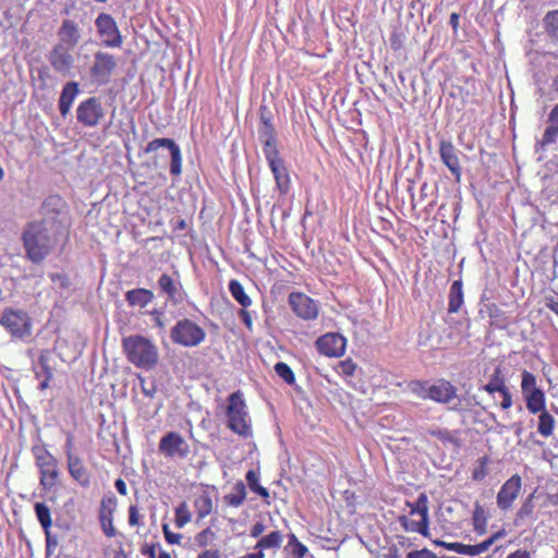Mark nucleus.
<instances>
[{
	"instance_id": "37",
	"label": "nucleus",
	"mask_w": 558,
	"mask_h": 558,
	"mask_svg": "<svg viewBox=\"0 0 558 558\" xmlns=\"http://www.w3.org/2000/svg\"><path fill=\"white\" fill-rule=\"evenodd\" d=\"M287 549L294 558H303L307 553L306 546L299 542L294 534L289 535Z\"/></svg>"
},
{
	"instance_id": "42",
	"label": "nucleus",
	"mask_w": 558,
	"mask_h": 558,
	"mask_svg": "<svg viewBox=\"0 0 558 558\" xmlns=\"http://www.w3.org/2000/svg\"><path fill=\"white\" fill-rule=\"evenodd\" d=\"M521 388L523 395L530 393L534 390H539L536 385V377L532 373L524 371L522 373Z\"/></svg>"
},
{
	"instance_id": "19",
	"label": "nucleus",
	"mask_w": 558,
	"mask_h": 558,
	"mask_svg": "<svg viewBox=\"0 0 558 558\" xmlns=\"http://www.w3.org/2000/svg\"><path fill=\"white\" fill-rule=\"evenodd\" d=\"M258 140L263 145V153L265 158L280 154L274 125H259Z\"/></svg>"
},
{
	"instance_id": "4",
	"label": "nucleus",
	"mask_w": 558,
	"mask_h": 558,
	"mask_svg": "<svg viewBox=\"0 0 558 558\" xmlns=\"http://www.w3.org/2000/svg\"><path fill=\"white\" fill-rule=\"evenodd\" d=\"M228 427L242 437L252 436L251 417L246 410L243 395L240 391L228 397L227 405Z\"/></svg>"
},
{
	"instance_id": "64",
	"label": "nucleus",
	"mask_w": 558,
	"mask_h": 558,
	"mask_svg": "<svg viewBox=\"0 0 558 558\" xmlns=\"http://www.w3.org/2000/svg\"><path fill=\"white\" fill-rule=\"evenodd\" d=\"M197 558H220L218 550H205Z\"/></svg>"
},
{
	"instance_id": "57",
	"label": "nucleus",
	"mask_w": 558,
	"mask_h": 558,
	"mask_svg": "<svg viewBox=\"0 0 558 558\" xmlns=\"http://www.w3.org/2000/svg\"><path fill=\"white\" fill-rule=\"evenodd\" d=\"M500 395L502 397L500 405L504 410H508L512 405V397L507 388Z\"/></svg>"
},
{
	"instance_id": "11",
	"label": "nucleus",
	"mask_w": 558,
	"mask_h": 558,
	"mask_svg": "<svg viewBox=\"0 0 558 558\" xmlns=\"http://www.w3.org/2000/svg\"><path fill=\"white\" fill-rule=\"evenodd\" d=\"M104 117L101 102L95 97L82 101L76 109L77 121L87 128L96 126Z\"/></svg>"
},
{
	"instance_id": "16",
	"label": "nucleus",
	"mask_w": 558,
	"mask_h": 558,
	"mask_svg": "<svg viewBox=\"0 0 558 558\" xmlns=\"http://www.w3.org/2000/svg\"><path fill=\"white\" fill-rule=\"evenodd\" d=\"M268 166L276 181V189L281 195L288 194L291 185L290 175L280 154L266 157Z\"/></svg>"
},
{
	"instance_id": "27",
	"label": "nucleus",
	"mask_w": 558,
	"mask_h": 558,
	"mask_svg": "<svg viewBox=\"0 0 558 558\" xmlns=\"http://www.w3.org/2000/svg\"><path fill=\"white\" fill-rule=\"evenodd\" d=\"M283 542V535L279 531H274L268 535L259 538L255 545L256 549L264 551V549H277L280 548Z\"/></svg>"
},
{
	"instance_id": "9",
	"label": "nucleus",
	"mask_w": 558,
	"mask_h": 558,
	"mask_svg": "<svg viewBox=\"0 0 558 558\" xmlns=\"http://www.w3.org/2000/svg\"><path fill=\"white\" fill-rule=\"evenodd\" d=\"M159 452L166 458L184 460L190 456L191 449L183 436L177 432H169L160 438Z\"/></svg>"
},
{
	"instance_id": "17",
	"label": "nucleus",
	"mask_w": 558,
	"mask_h": 558,
	"mask_svg": "<svg viewBox=\"0 0 558 558\" xmlns=\"http://www.w3.org/2000/svg\"><path fill=\"white\" fill-rule=\"evenodd\" d=\"M459 150L454 147V145L450 141H440L439 144V155L441 161L446 165V167L451 172L452 177L457 182L461 181L462 170L459 160Z\"/></svg>"
},
{
	"instance_id": "45",
	"label": "nucleus",
	"mask_w": 558,
	"mask_h": 558,
	"mask_svg": "<svg viewBox=\"0 0 558 558\" xmlns=\"http://www.w3.org/2000/svg\"><path fill=\"white\" fill-rule=\"evenodd\" d=\"M498 374H499V371L497 369L494 378L487 385L484 386V390L487 391L488 393H494V392L501 393L507 388L505 386V384L502 383V380H500L498 378Z\"/></svg>"
},
{
	"instance_id": "12",
	"label": "nucleus",
	"mask_w": 558,
	"mask_h": 558,
	"mask_svg": "<svg viewBox=\"0 0 558 558\" xmlns=\"http://www.w3.org/2000/svg\"><path fill=\"white\" fill-rule=\"evenodd\" d=\"M506 536L505 530H499L498 532L494 533L490 537L485 539L484 542L476 544V545H466L462 543H445V542H438V545H441L446 547L447 549L458 553L460 555L471 556L475 557L478 556L486 550L498 539Z\"/></svg>"
},
{
	"instance_id": "10",
	"label": "nucleus",
	"mask_w": 558,
	"mask_h": 558,
	"mask_svg": "<svg viewBox=\"0 0 558 558\" xmlns=\"http://www.w3.org/2000/svg\"><path fill=\"white\" fill-rule=\"evenodd\" d=\"M116 68L117 59L114 56L98 50L94 53V61L89 69V74L97 84L105 85L110 81Z\"/></svg>"
},
{
	"instance_id": "3",
	"label": "nucleus",
	"mask_w": 558,
	"mask_h": 558,
	"mask_svg": "<svg viewBox=\"0 0 558 558\" xmlns=\"http://www.w3.org/2000/svg\"><path fill=\"white\" fill-rule=\"evenodd\" d=\"M123 349L131 363L137 367L151 368L158 361V350L148 339L131 336L123 340Z\"/></svg>"
},
{
	"instance_id": "44",
	"label": "nucleus",
	"mask_w": 558,
	"mask_h": 558,
	"mask_svg": "<svg viewBox=\"0 0 558 558\" xmlns=\"http://www.w3.org/2000/svg\"><path fill=\"white\" fill-rule=\"evenodd\" d=\"M214 538H215V532L211 531L209 527H207V529L201 531L195 536V543L199 547H206L213 543Z\"/></svg>"
},
{
	"instance_id": "53",
	"label": "nucleus",
	"mask_w": 558,
	"mask_h": 558,
	"mask_svg": "<svg viewBox=\"0 0 558 558\" xmlns=\"http://www.w3.org/2000/svg\"><path fill=\"white\" fill-rule=\"evenodd\" d=\"M430 435L442 440V441H453L454 440L451 433L447 429L430 430Z\"/></svg>"
},
{
	"instance_id": "41",
	"label": "nucleus",
	"mask_w": 558,
	"mask_h": 558,
	"mask_svg": "<svg viewBox=\"0 0 558 558\" xmlns=\"http://www.w3.org/2000/svg\"><path fill=\"white\" fill-rule=\"evenodd\" d=\"M171 155V165H170V173L174 177H178L182 172V155L179 146L174 147L173 150L170 151Z\"/></svg>"
},
{
	"instance_id": "59",
	"label": "nucleus",
	"mask_w": 558,
	"mask_h": 558,
	"mask_svg": "<svg viewBox=\"0 0 558 558\" xmlns=\"http://www.w3.org/2000/svg\"><path fill=\"white\" fill-rule=\"evenodd\" d=\"M64 452H65L66 459H69V454L70 456H76L73 452V436L71 434H69L68 437H66V441H65V445H64Z\"/></svg>"
},
{
	"instance_id": "15",
	"label": "nucleus",
	"mask_w": 558,
	"mask_h": 558,
	"mask_svg": "<svg viewBox=\"0 0 558 558\" xmlns=\"http://www.w3.org/2000/svg\"><path fill=\"white\" fill-rule=\"evenodd\" d=\"M522 488V480L518 474L508 478L497 494V506L506 511L511 508Z\"/></svg>"
},
{
	"instance_id": "24",
	"label": "nucleus",
	"mask_w": 558,
	"mask_h": 558,
	"mask_svg": "<svg viewBox=\"0 0 558 558\" xmlns=\"http://www.w3.org/2000/svg\"><path fill=\"white\" fill-rule=\"evenodd\" d=\"M159 289L162 293L167 294L168 299L172 301L178 300L180 292V284L171 276L163 274L158 280Z\"/></svg>"
},
{
	"instance_id": "21",
	"label": "nucleus",
	"mask_w": 558,
	"mask_h": 558,
	"mask_svg": "<svg viewBox=\"0 0 558 558\" xmlns=\"http://www.w3.org/2000/svg\"><path fill=\"white\" fill-rule=\"evenodd\" d=\"M78 94L77 82L71 81L63 86L59 98V111L62 117H66L70 113L71 107Z\"/></svg>"
},
{
	"instance_id": "46",
	"label": "nucleus",
	"mask_w": 558,
	"mask_h": 558,
	"mask_svg": "<svg viewBox=\"0 0 558 558\" xmlns=\"http://www.w3.org/2000/svg\"><path fill=\"white\" fill-rule=\"evenodd\" d=\"M49 359H50V353L49 351H43L38 357V363H39V366L41 368V372H37V376H41V373L44 375H53L52 373V368L50 367L49 365Z\"/></svg>"
},
{
	"instance_id": "40",
	"label": "nucleus",
	"mask_w": 558,
	"mask_h": 558,
	"mask_svg": "<svg viewBox=\"0 0 558 558\" xmlns=\"http://www.w3.org/2000/svg\"><path fill=\"white\" fill-rule=\"evenodd\" d=\"M274 368H275L276 374L280 378H282L287 384H289V385L294 384V381H295L294 373L288 364H286L283 362H278Z\"/></svg>"
},
{
	"instance_id": "7",
	"label": "nucleus",
	"mask_w": 558,
	"mask_h": 558,
	"mask_svg": "<svg viewBox=\"0 0 558 558\" xmlns=\"http://www.w3.org/2000/svg\"><path fill=\"white\" fill-rule=\"evenodd\" d=\"M95 26L101 43L107 48H121L123 36L116 20L108 13H100L95 20Z\"/></svg>"
},
{
	"instance_id": "6",
	"label": "nucleus",
	"mask_w": 558,
	"mask_h": 558,
	"mask_svg": "<svg viewBox=\"0 0 558 558\" xmlns=\"http://www.w3.org/2000/svg\"><path fill=\"white\" fill-rule=\"evenodd\" d=\"M205 336L204 329L187 318L177 322L170 332L171 340L183 347H196L204 341Z\"/></svg>"
},
{
	"instance_id": "39",
	"label": "nucleus",
	"mask_w": 558,
	"mask_h": 558,
	"mask_svg": "<svg viewBox=\"0 0 558 558\" xmlns=\"http://www.w3.org/2000/svg\"><path fill=\"white\" fill-rule=\"evenodd\" d=\"M400 521L404 530L411 532H418L422 535H427L428 525H423V520L414 521L407 517H401Z\"/></svg>"
},
{
	"instance_id": "31",
	"label": "nucleus",
	"mask_w": 558,
	"mask_h": 558,
	"mask_svg": "<svg viewBox=\"0 0 558 558\" xmlns=\"http://www.w3.org/2000/svg\"><path fill=\"white\" fill-rule=\"evenodd\" d=\"M35 512L38 521L40 522L41 526L44 527L46 534H47V543H50V537L48 533V529L51 526V515H50V509L48 506L41 502H37L35 505Z\"/></svg>"
},
{
	"instance_id": "22",
	"label": "nucleus",
	"mask_w": 558,
	"mask_h": 558,
	"mask_svg": "<svg viewBox=\"0 0 558 558\" xmlns=\"http://www.w3.org/2000/svg\"><path fill=\"white\" fill-rule=\"evenodd\" d=\"M154 299V293L150 290L138 288L130 290L125 293V300L130 306L145 307Z\"/></svg>"
},
{
	"instance_id": "35",
	"label": "nucleus",
	"mask_w": 558,
	"mask_h": 558,
	"mask_svg": "<svg viewBox=\"0 0 558 558\" xmlns=\"http://www.w3.org/2000/svg\"><path fill=\"white\" fill-rule=\"evenodd\" d=\"M547 34L558 40V11H550L544 17Z\"/></svg>"
},
{
	"instance_id": "63",
	"label": "nucleus",
	"mask_w": 558,
	"mask_h": 558,
	"mask_svg": "<svg viewBox=\"0 0 558 558\" xmlns=\"http://www.w3.org/2000/svg\"><path fill=\"white\" fill-rule=\"evenodd\" d=\"M114 486L117 488V490L121 494V495H126L128 493V489H126V484L124 483V481L122 478H118L114 483Z\"/></svg>"
},
{
	"instance_id": "2",
	"label": "nucleus",
	"mask_w": 558,
	"mask_h": 558,
	"mask_svg": "<svg viewBox=\"0 0 558 558\" xmlns=\"http://www.w3.org/2000/svg\"><path fill=\"white\" fill-rule=\"evenodd\" d=\"M61 14L66 15V17L62 19L57 31L58 41L50 50L48 61L57 73L70 75L75 63V58L72 51L83 38V28L81 24L84 23V20L83 16L78 15L70 17L69 7L64 8L61 11Z\"/></svg>"
},
{
	"instance_id": "52",
	"label": "nucleus",
	"mask_w": 558,
	"mask_h": 558,
	"mask_svg": "<svg viewBox=\"0 0 558 558\" xmlns=\"http://www.w3.org/2000/svg\"><path fill=\"white\" fill-rule=\"evenodd\" d=\"M339 367L342 374L351 376L354 374L356 365L351 360H347L341 362Z\"/></svg>"
},
{
	"instance_id": "54",
	"label": "nucleus",
	"mask_w": 558,
	"mask_h": 558,
	"mask_svg": "<svg viewBox=\"0 0 558 558\" xmlns=\"http://www.w3.org/2000/svg\"><path fill=\"white\" fill-rule=\"evenodd\" d=\"M157 549H161L159 544H150L146 545L142 548V554L149 557V558H157Z\"/></svg>"
},
{
	"instance_id": "62",
	"label": "nucleus",
	"mask_w": 558,
	"mask_h": 558,
	"mask_svg": "<svg viewBox=\"0 0 558 558\" xmlns=\"http://www.w3.org/2000/svg\"><path fill=\"white\" fill-rule=\"evenodd\" d=\"M546 306L558 316V301L554 298L547 299Z\"/></svg>"
},
{
	"instance_id": "55",
	"label": "nucleus",
	"mask_w": 558,
	"mask_h": 558,
	"mask_svg": "<svg viewBox=\"0 0 558 558\" xmlns=\"http://www.w3.org/2000/svg\"><path fill=\"white\" fill-rule=\"evenodd\" d=\"M129 523L132 526L138 525L140 523V514L135 506H131L129 509Z\"/></svg>"
},
{
	"instance_id": "29",
	"label": "nucleus",
	"mask_w": 558,
	"mask_h": 558,
	"mask_svg": "<svg viewBox=\"0 0 558 558\" xmlns=\"http://www.w3.org/2000/svg\"><path fill=\"white\" fill-rule=\"evenodd\" d=\"M229 291L234 300L244 308L252 304L251 298L245 293L244 288L238 280H231L229 282Z\"/></svg>"
},
{
	"instance_id": "43",
	"label": "nucleus",
	"mask_w": 558,
	"mask_h": 558,
	"mask_svg": "<svg viewBox=\"0 0 558 558\" xmlns=\"http://www.w3.org/2000/svg\"><path fill=\"white\" fill-rule=\"evenodd\" d=\"M430 386L432 384H429L428 381L416 380L410 383L411 391L422 399H428V389L430 388Z\"/></svg>"
},
{
	"instance_id": "50",
	"label": "nucleus",
	"mask_w": 558,
	"mask_h": 558,
	"mask_svg": "<svg viewBox=\"0 0 558 558\" xmlns=\"http://www.w3.org/2000/svg\"><path fill=\"white\" fill-rule=\"evenodd\" d=\"M407 558H438L434 553L428 549L412 550L407 555Z\"/></svg>"
},
{
	"instance_id": "38",
	"label": "nucleus",
	"mask_w": 558,
	"mask_h": 558,
	"mask_svg": "<svg viewBox=\"0 0 558 558\" xmlns=\"http://www.w3.org/2000/svg\"><path fill=\"white\" fill-rule=\"evenodd\" d=\"M190 521H191V512L189 510V507H187L186 502H181L175 508V519H174L175 525L179 529H181L185 524H187Z\"/></svg>"
},
{
	"instance_id": "23",
	"label": "nucleus",
	"mask_w": 558,
	"mask_h": 558,
	"mask_svg": "<svg viewBox=\"0 0 558 558\" xmlns=\"http://www.w3.org/2000/svg\"><path fill=\"white\" fill-rule=\"evenodd\" d=\"M463 304V290L462 281L456 280L452 282L449 291V313H457Z\"/></svg>"
},
{
	"instance_id": "32",
	"label": "nucleus",
	"mask_w": 558,
	"mask_h": 558,
	"mask_svg": "<svg viewBox=\"0 0 558 558\" xmlns=\"http://www.w3.org/2000/svg\"><path fill=\"white\" fill-rule=\"evenodd\" d=\"M409 507L411 508V514H418L423 520V525H428V507L425 495H420L416 502L414 505L409 504Z\"/></svg>"
},
{
	"instance_id": "14",
	"label": "nucleus",
	"mask_w": 558,
	"mask_h": 558,
	"mask_svg": "<svg viewBox=\"0 0 558 558\" xmlns=\"http://www.w3.org/2000/svg\"><path fill=\"white\" fill-rule=\"evenodd\" d=\"M347 340L336 332H328L316 340L317 350L326 356H341L345 351Z\"/></svg>"
},
{
	"instance_id": "56",
	"label": "nucleus",
	"mask_w": 558,
	"mask_h": 558,
	"mask_svg": "<svg viewBox=\"0 0 558 558\" xmlns=\"http://www.w3.org/2000/svg\"><path fill=\"white\" fill-rule=\"evenodd\" d=\"M240 317L242 318V322L244 325L252 330L253 327V319L251 316V313L246 311L244 307L239 312Z\"/></svg>"
},
{
	"instance_id": "28",
	"label": "nucleus",
	"mask_w": 558,
	"mask_h": 558,
	"mask_svg": "<svg viewBox=\"0 0 558 558\" xmlns=\"http://www.w3.org/2000/svg\"><path fill=\"white\" fill-rule=\"evenodd\" d=\"M246 498V488L243 482H238L233 486V492L223 497L225 501L232 507H240Z\"/></svg>"
},
{
	"instance_id": "5",
	"label": "nucleus",
	"mask_w": 558,
	"mask_h": 558,
	"mask_svg": "<svg viewBox=\"0 0 558 558\" xmlns=\"http://www.w3.org/2000/svg\"><path fill=\"white\" fill-rule=\"evenodd\" d=\"M0 324L15 339L25 340L32 336V319L23 310L5 308Z\"/></svg>"
},
{
	"instance_id": "20",
	"label": "nucleus",
	"mask_w": 558,
	"mask_h": 558,
	"mask_svg": "<svg viewBox=\"0 0 558 558\" xmlns=\"http://www.w3.org/2000/svg\"><path fill=\"white\" fill-rule=\"evenodd\" d=\"M68 471L71 477L82 487H88L90 484V474L78 456H70L66 459Z\"/></svg>"
},
{
	"instance_id": "58",
	"label": "nucleus",
	"mask_w": 558,
	"mask_h": 558,
	"mask_svg": "<svg viewBox=\"0 0 558 558\" xmlns=\"http://www.w3.org/2000/svg\"><path fill=\"white\" fill-rule=\"evenodd\" d=\"M264 531L265 525L262 522H257L251 529V536L257 538L264 533Z\"/></svg>"
},
{
	"instance_id": "47",
	"label": "nucleus",
	"mask_w": 558,
	"mask_h": 558,
	"mask_svg": "<svg viewBox=\"0 0 558 558\" xmlns=\"http://www.w3.org/2000/svg\"><path fill=\"white\" fill-rule=\"evenodd\" d=\"M197 509H198V517L205 518L207 514L210 513L213 504L209 497H204L201 500L196 502Z\"/></svg>"
},
{
	"instance_id": "25",
	"label": "nucleus",
	"mask_w": 558,
	"mask_h": 558,
	"mask_svg": "<svg viewBox=\"0 0 558 558\" xmlns=\"http://www.w3.org/2000/svg\"><path fill=\"white\" fill-rule=\"evenodd\" d=\"M527 410L535 414L545 410V395L542 389L524 395Z\"/></svg>"
},
{
	"instance_id": "26",
	"label": "nucleus",
	"mask_w": 558,
	"mask_h": 558,
	"mask_svg": "<svg viewBox=\"0 0 558 558\" xmlns=\"http://www.w3.org/2000/svg\"><path fill=\"white\" fill-rule=\"evenodd\" d=\"M39 472L40 485L45 489H51L56 485L59 476L58 462L50 464V466L40 468Z\"/></svg>"
},
{
	"instance_id": "18",
	"label": "nucleus",
	"mask_w": 558,
	"mask_h": 558,
	"mask_svg": "<svg viewBox=\"0 0 558 558\" xmlns=\"http://www.w3.org/2000/svg\"><path fill=\"white\" fill-rule=\"evenodd\" d=\"M116 506L117 499L113 495L102 497L99 509V522L102 532L108 537H112L116 535V529L113 526L112 518V514L116 510Z\"/></svg>"
},
{
	"instance_id": "48",
	"label": "nucleus",
	"mask_w": 558,
	"mask_h": 558,
	"mask_svg": "<svg viewBox=\"0 0 558 558\" xmlns=\"http://www.w3.org/2000/svg\"><path fill=\"white\" fill-rule=\"evenodd\" d=\"M533 512V504L531 502V498L522 504L520 507L515 521L523 520L526 517H530Z\"/></svg>"
},
{
	"instance_id": "33",
	"label": "nucleus",
	"mask_w": 558,
	"mask_h": 558,
	"mask_svg": "<svg viewBox=\"0 0 558 558\" xmlns=\"http://www.w3.org/2000/svg\"><path fill=\"white\" fill-rule=\"evenodd\" d=\"M33 453L38 469L44 466H50V464L58 462L57 459L46 448L34 447Z\"/></svg>"
},
{
	"instance_id": "30",
	"label": "nucleus",
	"mask_w": 558,
	"mask_h": 558,
	"mask_svg": "<svg viewBox=\"0 0 558 558\" xmlns=\"http://www.w3.org/2000/svg\"><path fill=\"white\" fill-rule=\"evenodd\" d=\"M555 418L546 410L539 412L537 432L544 436L549 437L554 433Z\"/></svg>"
},
{
	"instance_id": "8",
	"label": "nucleus",
	"mask_w": 558,
	"mask_h": 558,
	"mask_svg": "<svg viewBox=\"0 0 558 558\" xmlns=\"http://www.w3.org/2000/svg\"><path fill=\"white\" fill-rule=\"evenodd\" d=\"M428 392V399L437 403L448 404L450 411H463L462 401L457 395V388L450 381L440 379L432 384Z\"/></svg>"
},
{
	"instance_id": "34",
	"label": "nucleus",
	"mask_w": 558,
	"mask_h": 558,
	"mask_svg": "<svg viewBox=\"0 0 558 558\" xmlns=\"http://www.w3.org/2000/svg\"><path fill=\"white\" fill-rule=\"evenodd\" d=\"M177 146L179 145L171 138H155L147 144L144 148V153L150 154L159 148H168L171 151Z\"/></svg>"
},
{
	"instance_id": "1",
	"label": "nucleus",
	"mask_w": 558,
	"mask_h": 558,
	"mask_svg": "<svg viewBox=\"0 0 558 558\" xmlns=\"http://www.w3.org/2000/svg\"><path fill=\"white\" fill-rule=\"evenodd\" d=\"M64 236L61 223L54 217L28 222L22 233L26 257L34 264L43 263Z\"/></svg>"
},
{
	"instance_id": "61",
	"label": "nucleus",
	"mask_w": 558,
	"mask_h": 558,
	"mask_svg": "<svg viewBox=\"0 0 558 558\" xmlns=\"http://www.w3.org/2000/svg\"><path fill=\"white\" fill-rule=\"evenodd\" d=\"M507 558H532L526 550H515L507 556Z\"/></svg>"
},
{
	"instance_id": "60",
	"label": "nucleus",
	"mask_w": 558,
	"mask_h": 558,
	"mask_svg": "<svg viewBox=\"0 0 558 558\" xmlns=\"http://www.w3.org/2000/svg\"><path fill=\"white\" fill-rule=\"evenodd\" d=\"M140 381H141V387H142V391H143V393H144L145 396H147V397L153 398V397H154V395H155V392H156V388H155V386H154V385H151V387H150V388L146 387V386H145V381H144V379H143L142 377H140Z\"/></svg>"
},
{
	"instance_id": "36",
	"label": "nucleus",
	"mask_w": 558,
	"mask_h": 558,
	"mask_svg": "<svg viewBox=\"0 0 558 558\" xmlns=\"http://www.w3.org/2000/svg\"><path fill=\"white\" fill-rule=\"evenodd\" d=\"M246 482L248 487L257 495L267 498L269 496L268 490L259 485L258 474L254 470H250L246 473Z\"/></svg>"
},
{
	"instance_id": "49",
	"label": "nucleus",
	"mask_w": 558,
	"mask_h": 558,
	"mask_svg": "<svg viewBox=\"0 0 558 558\" xmlns=\"http://www.w3.org/2000/svg\"><path fill=\"white\" fill-rule=\"evenodd\" d=\"M162 531H163L165 538L169 544H180L181 538H182L181 534L171 532L168 524L162 525Z\"/></svg>"
},
{
	"instance_id": "13",
	"label": "nucleus",
	"mask_w": 558,
	"mask_h": 558,
	"mask_svg": "<svg viewBox=\"0 0 558 558\" xmlns=\"http://www.w3.org/2000/svg\"><path fill=\"white\" fill-rule=\"evenodd\" d=\"M289 304L293 313L304 320H313L318 316L319 307L317 302L304 293L292 292L289 295Z\"/></svg>"
},
{
	"instance_id": "51",
	"label": "nucleus",
	"mask_w": 558,
	"mask_h": 558,
	"mask_svg": "<svg viewBox=\"0 0 558 558\" xmlns=\"http://www.w3.org/2000/svg\"><path fill=\"white\" fill-rule=\"evenodd\" d=\"M258 113H259L260 125H272L271 114L266 106H260Z\"/></svg>"
}]
</instances>
